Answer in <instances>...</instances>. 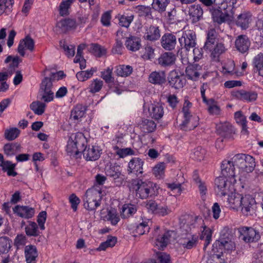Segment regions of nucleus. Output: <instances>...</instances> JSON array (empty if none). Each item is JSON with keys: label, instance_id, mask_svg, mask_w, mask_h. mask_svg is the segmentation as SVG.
Listing matches in <instances>:
<instances>
[{"label": "nucleus", "instance_id": "6", "mask_svg": "<svg viewBox=\"0 0 263 263\" xmlns=\"http://www.w3.org/2000/svg\"><path fill=\"white\" fill-rule=\"evenodd\" d=\"M167 80L169 85L176 89L182 88L185 83L183 74L176 70L170 71Z\"/></svg>", "mask_w": 263, "mask_h": 263}, {"label": "nucleus", "instance_id": "54", "mask_svg": "<svg viewBox=\"0 0 263 263\" xmlns=\"http://www.w3.org/2000/svg\"><path fill=\"white\" fill-rule=\"evenodd\" d=\"M118 18L119 20V24L122 27L128 28L134 18V15L130 16H125L124 15L119 14Z\"/></svg>", "mask_w": 263, "mask_h": 263}, {"label": "nucleus", "instance_id": "29", "mask_svg": "<svg viewBox=\"0 0 263 263\" xmlns=\"http://www.w3.org/2000/svg\"><path fill=\"white\" fill-rule=\"evenodd\" d=\"M22 147L17 142L8 143L4 145V154L7 156H12L21 151Z\"/></svg>", "mask_w": 263, "mask_h": 263}, {"label": "nucleus", "instance_id": "35", "mask_svg": "<svg viewBox=\"0 0 263 263\" xmlns=\"http://www.w3.org/2000/svg\"><path fill=\"white\" fill-rule=\"evenodd\" d=\"M73 143L76 144L80 154L83 153L84 151L87 148V140L83 134L80 133L75 136L74 140H72Z\"/></svg>", "mask_w": 263, "mask_h": 263}, {"label": "nucleus", "instance_id": "44", "mask_svg": "<svg viewBox=\"0 0 263 263\" xmlns=\"http://www.w3.org/2000/svg\"><path fill=\"white\" fill-rule=\"evenodd\" d=\"M37 256L36 248L33 246H26L25 248V257L27 263H31Z\"/></svg>", "mask_w": 263, "mask_h": 263}, {"label": "nucleus", "instance_id": "63", "mask_svg": "<svg viewBox=\"0 0 263 263\" xmlns=\"http://www.w3.org/2000/svg\"><path fill=\"white\" fill-rule=\"evenodd\" d=\"M107 219L110 222L112 225L116 226L120 219L116 212L109 210L107 212Z\"/></svg>", "mask_w": 263, "mask_h": 263}, {"label": "nucleus", "instance_id": "53", "mask_svg": "<svg viewBox=\"0 0 263 263\" xmlns=\"http://www.w3.org/2000/svg\"><path fill=\"white\" fill-rule=\"evenodd\" d=\"M54 80L52 79H51V77L49 76V77H45L41 84H40V90L43 91H47V90H52L53 88L52 82Z\"/></svg>", "mask_w": 263, "mask_h": 263}, {"label": "nucleus", "instance_id": "4", "mask_svg": "<svg viewBox=\"0 0 263 263\" xmlns=\"http://www.w3.org/2000/svg\"><path fill=\"white\" fill-rule=\"evenodd\" d=\"M102 192L96 189H90L86 191L84 198V205L89 211L96 210L100 205Z\"/></svg>", "mask_w": 263, "mask_h": 263}, {"label": "nucleus", "instance_id": "57", "mask_svg": "<svg viewBox=\"0 0 263 263\" xmlns=\"http://www.w3.org/2000/svg\"><path fill=\"white\" fill-rule=\"evenodd\" d=\"M66 151L67 153L70 156H73L76 157V158L79 157V155L80 154L79 151H78V148L76 147V144L73 143L72 140H69L68 141Z\"/></svg>", "mask_w": 263, "mask_h": 263}, {"label": "nucleus", "instance_id": "7", "mask_svg": "<svg viewBox=\"0 0 263 263\" xmlns=\"http://www.w3.org/2000/svg\"><path fill=\"white\" fill-rule=\"evenodd\" d=\"M196 40L195 33L191 31L187 33H183L182 36L179 38V42L181 48H184L186 51H189L195 47L196 45Z\"/></svg>", "mask_w": 263, "mask_h": 263}, {"label": "nucleus", "instance_id": "20", "mask_svg": "<svg viewBox=\"0 0 263 263\" xmlns=\"http://www.w3.org/2000/svg\"><path fill=\"white\" fill-rule=\"evenodd\" d=\"M252 14L250 12H244L238 15L235 24L242 30H246L252 21Z\"/></svg>", "mask_w": 263, "mask_h": 263}, {"label": "nucleus", "instance_id": "19", "mask_svg": "<svg viewBox=\"0 0 263 263\" xmlns=\"http://www.w3.org/2000/svg\"><path fill=\"white\" fill-rule=\"evenodd\" d=\"M176 55L171 52H165L161 54L158 59V64L161 67L171 66L175 63Z\"/></svg>", "mask_w": 263, "mask_h": 263}, {"label": "nucleus", "instance_id": "51", "mask_svg": "<svg viewBox=\"0 0 263 263\" xmlns=\"http://www.w3.org/2000/svg\"><path fill=\"white\" fill-rule=\"evenodd\" d=\"M90 50L93 55L98 57H101L106 53L105 49L98 44H91Z\"/></svg>", "mask_w": 263, "mask_h": 263}, {"label": "nucleus", "instance_id": "30", "mask_svg": "<svg viewBox=\"0 0 263 263\" xmlns=\"http://www.w3.org/2000/svg\"><path fill=\"white\" fill-rule=\"evenodd\" d=\"M228 195V201L232 208L237 209L241 206V200L243 197L241 194L237 193H233L231 191Z\"/></svg>", "mask_w": 263, "mask_h": 263}, {"label": "nucleus", "instance_id": "1", "mask_svg": "<svg viewBox=\"0 0 263 263\" xmlns=\"http://www.w3.org/2000/svg\"><path fill=\"white\" fill-rule=\"evenodd\" d=\"M131 184L132 188L136 192V196L141 199L153 197L158 194L159 186L151 181L132 179Z\"/></svg>", "mask_w": 263, "mask_h": 263}, {"label": "nucleus", "instance_id": "18", "mask_svg": "<svg viewBox=\"0 0 263 263\" xmlns=\"http://www.w3.org/2000/svg\"><path fill=\"white\" fill-rule=\"evenodd\" d=\"M77 27L76 21L74 19L67 18L63 19L57 24V27L60 33H65L67 31L75 29Z\"/></svg>", "mask_w": 263, "mask_h": 263}, {"label": "nucleus", "instance_id": "5", "mask_svg": "<svg viewBox=\"0 0 263 263\" xmlns=\"http://www.w3.org/2000/svg\"><path fill=\"white\" fill-rule=\"evenodd\" d=\"M227 178L223 176L217 177L215 180V191L218 196H225L233 190V182H228Z\"/></svg>", "mask_w": 263, "mask_h": 263}, {"label": "nucleus", "instance_id": "41", "mask_svg": "<svg viewBox=\"0 0 263 263\" xmlns=\"http://www.w3.org/2000/svg\"><path fill=\"white\" fill-rule=\"evenodd\" d=\"M74 0H62L59 7V14L61 16H67L70 12L69 9Z\"/></svg>", "mask_w": 263, "mask_h": 263}, {"label": "nucleus", "instance_id": "14", "mask_svg": "<svg viewBox=\"0 0 263 263\" xmlns=\"http://www.w3.org/2000/svg\"><path fill=\"white\" fill-rule=\"evenodd\" d=\"M199 118L195 115H190L184 117V120L180 125L181 128L184 130L194 129L199 125Z\"/></svg>", "mask_w": 263, "mask_h": 263}, {"label": "nucleus", "instance_id": "50", "mask_svg": "<svg viewBox=\"0 0 263 263\" xmlns=\"http://www.w3.org/2000/svg\"><path fill=\"white\" fill-rule=\"evenodd\" d=\"M46 105L40 101L33 102L30 105V109L37 115H42L45 111Z\"/></svg>", "mask_w": 263, "mask_h": 263}, {"label": "nucleus", "instance_id": "26", "mask_svg": "<svg viewBox=\"0 0 263 263\" xmlns=\"http://www.w3.org/2000/svg\"><path fill=\"white\" fill-rule=\"evenodd\" d=\"M201 69V66L198 64L189 65L185 69L186 75L188 79L196 81L200 76L199 71Z\"/></svg>", "mask_w": 263, "mask_h": 263}, {"label": "nucleus", "instance_id": "12", "mask_svg": "<svg viewBox=\"0 0 263 263\" xmlns=\"http://www.w3.org/2000/svg\"><path fill=\"white\" fill-rule=\"evenodd\" d=\"M255 201L251 196L246 195L243 196L241 203L242 212L246 215H252L255 210Z\"/></svg>", "mask_w": 263, "mask_h": 263}, {"label": "nucleus", "instance_id": "31", "mask_svg": "<svg viewBox=\"0 0 263 263\" xmlns=\"http://www.w3.org/2000/svg\"><path fill=\"white\" fill-rule=\"evenodd\" d=\"M252 65L254 72H258L263 77V53L260 52L253 58Z\"/></svg>", "mask_w": 263, "mask_h": 263}, {"label": "nucleus", "instance_id": "60", "mask_svg": "<svg viewBox=\"0 0 263 263\" xmlns=\"http://www.w3.org/2000/svg\"><path fill=\"white\" fill-rule=\"evenodd\" d=\"M39 94L41 96V100L45 102H49L52 101L54 98V93L52 90H40Z\"/></svg>", "mask_w": 263, "mask_h": 263}, {"label": "nucleus", "instance_id": "9", "mask_svg": "<svg viewBox=\"0 0 263 263\" xmlns=\"http://www.w3.org/2000/svg\"><path fill=\"white\" fill-rule=\"evenodd\" d=\"M235 166L234 163L232 161L224 160L221 165V174L223 177L229 178L231 182H236L235 179Z\"/></svg>", "mask_w": 263, "mask_h": 263}, {"label": "nucleus", "instance_id": "55", "mask_svg": "<svg viewBox=\"0 0 263 263\" xmlns=\"http://www.w3.org/2000/svg\"><path fill=\"white\" fill-rule=\"evenodd\" d=\"M103 82L99 79H96L92 81L89 87V91L92 93L99 92L102 88Z\"/></svg>", "mask_w": 263, "mask_h": 263}, {"label": "nucleus", "instance_id": "58", "mask_svg": "<svg viewBox=\"0 0 263 263\" xmlns=\"http://www.w3.org/2000/svg\"><path fill=\"white\" fill-rule=\"evenodd\" d=\"M206 153L205 150L200 146H198L194 149L192 155L193 159L197 161L203 160Z\"/></svg>", "mask_w": 263, "mask_h": 263}, {"label": "nucleus", "instance_id": "15", "mask_svg": "<svg viewBox=\"0 0 263 263\" xmlns=\"http://www.w3.org/2000/svg\"><path fill=\"white\" fill-rule=\"evenodd\" d=\"M160 36L161 31L159 27L151 25L149 27H146L145 28L143 35V38L145 40L155 42L159 40Z\"/></svg>", "mask_w": 263, "mask_h": 263}, {"label": "nucleus", "instance_id": "16", "mask_svg": "<svg viewBox=\"0 0 263 263\" xmlns=\"http://www.w3.org/2000/svg\"><path fill=\"white\" fill-rule=\"evenodd\" d=\"M13 211L19 217L26 219L32 218L35 213L34 209L28 206L17 205L13 208Z\"/></svg>", "mask_w": 263, "mask_h": 263}, {"label": "nucleus", "instance_id": "24", "mask_svg": "<svg viewBox=\"0 0 263 263\" xmlns=\"http://www.w3.org/2000/svg\"><path fill=\"white\" fill-rule=\"evenodd\" d=\"M100 150L98 146H89L84 151L83 154L87 161H95L100 157Z\"/></svg>", "mask_w": 263, "mask_h": 263}, {"label": "nucleus", "instance_id": "13", "mask_svg": "<svg viewBox=\"0 0 263 263\" xmlns=\"http://www.w3.org/2000/svg\"><path fill=\"white\" fill-rule=\"evenodd\" d=\"M176 37L174 34L171 33H165L161 39V46L166 50H172L176 46Z\"/></svg>", "mask_w": 263, "mask_h": 263}, {"label": "nucleus", "instance_id": "47", "mask_svg": "<svg viewBox=\"0 0 263 263\" xmlns=\"http://www.w3.org/2000/svg\"><path fill=\"white\" fill-rule=\"evenodd\" d=\"M170 3V0H153L152 7L159 12H163L165 11L166 8Z\"/></svg>", "mask_w": 263, "mask_h": 263}, {"label": "nucleus", "instance_id": "39", "mask_svg": "<svg viewBox=\"0 0 263 263\" xmlns=\"http://www.w3.org/2000/svg\"><path fill=\"white\" fill-rule=\"evenodd\" d=\"M156 123L153 120L144 119L140 124V128L145 133L153 132L156 128Z\"/></svg>", "mask_w": 263, "mask_h": 263}, {"label": "nucleus", "instance_id": "52", "mask_svg": "<svg viewBox=\"0 0 263 263\" xmlns=\"http://www.w3.org/2000/svg\"><path fill=\"white\" fill-rule=\"evenodd\" d=\"M10 240L7 237H0V254L7 253L10 248Z\"/></svg>", "mask_w": 263, "mask_h": 263}, {"label": "nucleus", "instance_id": "49", "mask_svg": "<svg viewBox=\"0 0 263 263\" xmlns=\"http://www.w3.org/2000/svg\"><path fill=\"white\" fill-rule=\"evenodd\" d=\"M21 133L20 129L16 127H12L5 130L4 137L9 141H12L18 137Z\"/></svg>", "mask_w": 263, "mask_h": 263}, {"label": "nucleus", "instance_id": "32", "mask_svg": "<svg viewBox=\"0 0 263 263\" xmlns=\"http://www.w3.org/2000/svg\"><path fill=\"white\" fill-rule=\"evenodd\" d=\"M149 82L158 85H162L166 82V75L163 71H154L149 76Z\"/></svg>", "mask_w": 263, "mask_h": 263}, {"label": "nucleus", "instance_id": "25", "mask_svg": "<svg viewBox=\"0 0 263 263\" xmlns=\"http://www.w3.org/2000/svg\"><path fill=\"white\" fill-rule=\"evenodd\" d=\"M150 116L156 120L161 119L164 114L163 107L160 103L152 104L148 107Z\"/></svg>", "mask_w": 263, "mask_h": 263}, {"label": "nucleus", "instance_id": "42", "mask_svg": "<svg viewBox=\"0 0 263 263\" xmlns=\"http://www.w3.org/2000/svg\"><path fill=\"white\" fill-rule=\"evenodd\" d=\"M204 103L208 106V111L210 115L217 116L220 114V108L214 99L211 98Z\"/></svg>", "mask_w": 263, "mask_h": 263}, {"label": "nucleus", "instance_id": "62", "mask_svg": "<svg viewBox=\"0 0 263 263\" xmlns=\"http://www.w3.org/2000/svg\"><path fill=\"white\" fill-rule=\"evenodd\" d=\"M94 71L92 70L79 71L77 72L76 77L79 81L83 82L90 78Z\"/></svg>", "mask_w": 263, "mask_h": 263}, {"label": "nucleus", "instance_id": "2", "mask_svg": "<svg viewBox=\"0 0 263 263\" xmlns=\"http://www.w3.org/2000/svg\"><path fill=\"white\" fill-rule=\"evenodd\" d=\"M232 160L235 166L242 172H252L255 167V159L248 154H237L232 158Z\"/></svg>", "mask_w": 263, "mask_h": 263}, {"label": "nucleus", "instance_id": "23", "mask_svg": "<svg viewBox=\"0 0 263 263\" xmlns=\"http://www.w3.org/2000/svg\"><path fill=\"white\" fill-rule=\"evenodd\" d=\"M140 220L139 221V223L136 225L133 232L135 236L147 233L150 230V227L148 224L149 222V219H143L141 216H140Z\"/></svg>", "mask_w": 263, "mask_h": 263}, {"label": "nucleus", "instance_id": "38", "mask_svg": "<svg viewBox=\"0 0 263 263\" xmlns=\"http://www.w3.org/2000/svg\"><path fill=\"white\" fill-rule=\"evenodd\" d=\"M216 132L222 137H227L233 132L232 126L229 123H220L216 125Z\"/></svg>", "mask_w": 263, "mask_h": 263}, {"label": "nucleus", "instance_id": "37", "mask_svg": "<svg viewBox=\"0 0 263 263\" xmlns=\"http://www.w3.org/2000/svg\"><path fill=\"white\" fill-rule=\"evenodd\" d=\"M137 211L135 205L132 204H125L121 209V217L123 219L128 218L132 216Z\"/></svg>", "mask_w": 263, "mask_h": 263}, {"label": "nucleus", "instance_id": "36", "mask_svg": "<svg viewBox=\"0 0 263 263\" xmlns=\"http://www.w3.org/2000/svg\"><path fill=\"white\" fill-rule=\"evenodd\" d=\"M0 166L4 172H7L8 176L15 177L17 176V173L14 171L16 164L12 163L10 161L6 160L1 163Z\"/></svg>", "mask_w": 263, "mask_h": 263}, {"label": "nucleus", "instance_id": "21", "mask_svg": "<svg viewBox=\"0 0 263 263\" xmlns=\"http://www.w3.org/2000/svg\"><path fill=\"white\" fill-rule=\"evenodd\" d=\"M213 21L218 24H221L224 22L227 18L229 17V12L226 11L223 12L217 6L212 7L210 9Z\"/></svg>", "mask_w": 263, "mask_h": 263}, {"label": "nucleus", "instance_id": "61", "mask_svg": "<svg viewBox=\"0 0 263 263\" xmlns=\"http://www.w3.org/2000/svg\"><path fill=\"white\" fill-rule=\"evenodd\" d=\"M112 69L107 68L105 71L101 72V77L106 83H114V78L112 77Z\"/></svg>", "mask_w": 263, "mask_h": 263}, {"label": "nucleus", "instance_id": "3", "mask_svg": "<svg viewBox=\"0 0 263 263\" xmlns=\"http://www.w3.org/2000/svg\"><path fill=\"white\" fill-rule=\"evenodd\" d=\"M262 229V227L257 229L251 227H240L238 228L239 238L246 243L257 242L260 239Z\"/></svg>", "mask_w": 263, "mask_h": 263}, {"label": "nucleus", "instance_id": "34", "mask_svg": "<svg viewBox=\"0 0 263 263\" xmlns=\"http://www.w3.org/2000/svg\"><path fill=\"white\" fill-rule=\"evenodd\" d=\"M217 33L215 29H210L207 32L206 41L203 47L205 50L211 51L215 43Z\"/></svg>", "mask_w": 263, "mask_h": 263}, {"label": "nucleus", "instance_id": "8", "mask_svg": "<svg viewBox=\"0 0 263 263\" xmlns=\"http://www.w3.org/2000/svg\"><path fill=\"white\" fill-rule=\"evenodd\" d=\"M251 44V41L247 35L240 34L236 37L234 45L238 52L245 54L248 52Z\"/></svg>", "mask_w": 263, "mask_h": 263}, {"label": "nucleus", "instance_id": "22", "mask_svg": "<svg viewBox=\"0 0 263 263\" xmlns=\"http://www.w3.org/2000/svg\"><path fill=\"white\" fill-rule=\"evenodd\" d=\"M198 241V236L196 235L188 234L184 237H182L179 240V243L184 248L191 249L196 247Z\"/></svg>", "mask_w": 263, "mask_h": 263}, {"label": "nucleus", "instance_id": "48", "mask_svg": "<svg viewBox=\"0 0 263 263\" xmlns=\"http://www.w3.org/2000/svg\"><path fill=\"white\" fill-rule=\"evenodd\" d=\"M14 0H0V15L11 12Z\"/></svg>", "mask_w": 263, "mask_h": 263}, {"label": "nucleus", "instance_id": "27", "mask_svg": "<svg viewBox=\"0 0 263 263\" xmlns=\"http://www.w3.org/2000/svg\"><path fill=\"white\" fill-rule=\"evenodd\" d=\"M173 231H167L162 235L159 236L155 240V246L159 250H163L168 243Z\"/></svg>", "mask_w": 263, "mask_h": 263}, {"label": "nucleus", "instance_id": "28", "mask_svg": "<svg viewBox=\"0 0 263 263\" xmlns=\"http://www.w3.org/2000/svg\"><path fill=\"white\" fill-rule=\"evenodd\" d=\"M125 46L127 49L132 51H136L138 50L141 46V39L137 36L130 35L126 37Z\"/></svg>", "mask_w": 263, "mask_h": 263}, {"label": "nucleus", "instance_id": "56", "mask_svg": "<svg viewBox=\"0 0 263 263\" xmlns=\"http://www.w3.org/2000/svg\"><path fill=\"white\" fill-rule=\"evenodd\" d=\"M165 164L164 162H160L156 165L153 169V174L157 178H161L163 177L164 174V169Z\"/></svg>", "mask_w": 263, "mask_h": 263}, {"label": "nucleus", "instance_id": "33", "mask_svg": "<svg viewBox=\"0 0 263 263\" xmlns=\"http://www.w3.org/2000/svg\"><path fill=\"white\" fill-rule=\"evenodd\" d=\"M189 14L193 23L198 22L203 15V10L199 5H193L189 10Z\"/></svg>", "mask_w": 263, "mask_h": 263}, {"label": "nucleus", "instance_id": "40", "mask_svg": "<svg viewBox=\"0 0 263 263\" xmlns=\"http://www.w3.org/2000/svg\"><path fill=\"white\" fill-rule=\"evenodd\" d=\"M28 224L25 228V233L28 236L36 237L40 235L39 227L35 222L31 221H28Z\"/></svg>", "mask_w": 263, "mask_h": 263}, {"label": "nucleus", "instance_id": "11", "mask_svg": "<svg viewBox=\"0 0 263 263\" xmlns=\"http://www.w3.org/2000/svg\"><path fill=\"white\" fill-rule=\"evenodd\" d=\"M144 161L140 158L137 157L133 158L128 164V174H135L137 176L143 173V166Z\"/></svg>", "mask_w": 263, "mask_h": 263}, {"label": "nucleus", "instance_id": "45", "mask_svg": "<svg viewBox=\"0 0 263 263\" xmlns=\"http://www.w3.org/2000/svg\"><path fill=\"white\" fill-rule=\"evenodd\" d=\"M85 113L84 107L78 104L71 110L70 118L74 121L78 120L84 116Z\"/></svg>", "mask_w": 263, "mask_h": 263}, {"label": "nucleus", "instance_id": "64", "mask_svg": "<svg viewBox=\"0 0 263 263\" xmlns=\"http://www.w3.org/2000/svg\"><path fill=\"white\" fill-rule=\"evenodd\" d=\"M106 174L107 176L116 179L119 177L121 175V172L117 166H112L106 170Z\"/></svg>", "mask_w": 263, "mask_h": 263}, {"label": "nucleus", "instance_id": "43", "mask_svg": "<svg viewBox=\"0 0 263 263\" xmlns=\"http://www.w3.org/2000/svg\"><path fill=\"white\" fill-rule=\"evenodd\" d=\"M133 70L131 66L121 65L116 67L115 72L118 76L126 77L132 73Z\"/></svg>", "mask_w": 263, "mask_h": 263}, {"label": "nucleus", "instance_id": "46", "mask_svg": "<svg viewBox=\"0 0 263 263\" xmlns=\"http://www.w3.org/2000/svg\"><path fill=\"white\" fill-rule=\"evenodd\" d=\"M235 237L232 230L228 227H224L220 232V237L216 241L234 240Z\"/></svg>", "mask_w": 263, "mask_h": 263}, {"label": "nucleus", "instance_id": "10", "mask_svg": "<svg viewBox=\"0 0 263 263\" xmlns=\"http://www.w3.org/2000/svg\"><path fill=\"white\" fill-rule=\"evenodd\" d=\"M214 251L217 250V252H219L220 254H216L217 258H220L223 255V250L232 251L235 248V243L234 240H229L224 241H215L213 245Z\"/></svg>", "mask_w": 263, "mask_h": 263}, {"label": "nucleus", "instance_id": "17", "mask_svg": "<svg viewBox=\"0 0 263 263\" xmlns=\"http://www.w3.org/2000/svg\"><path fill=\"white\" fill-rule=\"evenodd\" d=\"M25 48L30 51L34 50V40L29 35L26 36L24 39L21 40L20 41V43L17 48V51L22 57L25 55Z\"/></svg>", "mask_w": 263, "mask_h": 263}, {"label": "nucleus", "instance_id": "59", "mask_svg": "<svg viewBox=\"0 0 263 263\" xmlns=\"http://www.w3.org/2000/svg\"><path fill=\"white\" fill-rule=\"evenodd\" d=\"M218 0H214V3L216 5H218L217 7H218L221 11L223 10V12H225L226 11H228L229 12V17L232 16L234 14V10L232 8H229V5H228L224 1H222V2L220 3L218 2Z\"/></svg>", "mask_w": 263, "mask_h": 263}]
</instances>
